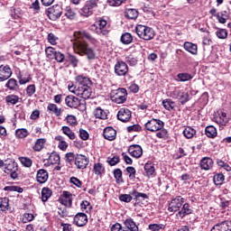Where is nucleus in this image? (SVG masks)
I'll use <instances>...</instances> for the list:
<instances>
[{
  "label": "nucleus",
  "instance_id": "f257e3e1",
  "mask_svg": "<svg viewBox=\"0 0 231 231\" xmlns=\"http://www.w3.org/2000/svg\"><path fill=\"white\" fill-rule=\"evenodd\" d=\"M78 84L77 87L73 83L68 85L69 91L74 93L77 97H80L85 100L91 97L93 91L91 90V79L84 75H79L75 78Z\"/></svg>",
  "mask_w": 231,
  "mask_h": 231
},
{
  "label": "nucleus",
  "instance_id": "f03ea898",
  "mask_svg": "<svg viewBox=\"0 0 231 231\" xmlns=\"http://www.w3.org/2000/svg\"><path fill=\"white\" fill-rule=\"evenodd\" d=\"M0 169H4V172L9 174L12 180H17L19 178V166L13 159H0Z\"/></svg>",
  "mask_w": 231,
  "mask_h": 231
},
{
  "label": "nucleus",
  "instance_id": "7ed1b4c3",
  "mask_svg": "<svg viewBox=\"0 0 231 231\" xmlns=\"http://www.w3.org/2000/svg\"><path fill=\"white\" fill-rule=\"evenodd\" d=\"M74 51L76 53H79V55H86L88 60H93L95 57H97L95 50L90 48L89 45L84 42H76L74 43Z\"/></svg>",
  "mask_w": 231,
  "mask_h": 231
},
{
  "label": "nucleus",
  "instance_id": "20e7f679",
  "mask_svg": "<svg viewBox=\"0 0 231 231\" xmlns=\"http://www.w3.org/2000/svg\"><path fill=\"white\" fill-rule=\"evenodd\" d=\"M135 32L140 39H143V41H152V39H154V30L149 26L145 25H137L135 27Z\"/></svg>",
  "mask_w": 231,
  "mask_h": 231
},
{
  "label": "nucleus",
  "instance_id": "39448f33",
  "mask_svg": "<svg viewBox=\"0 0 231 231\" xmlns=\"http://www.w3.org/2000/svg\"><path fill=\"white\" fill-rule=\"evenodd\" d=\"M98 8V0H88L80 10V15L83 17H90L93 15L95 9Z\"/></svg>",
  "mask_w": 231,
  "mask_h": 231
},
{
  "label": "nucleus",
  "instance_id": "423d86ee",
  "mask_svg": "<svg viewBox=\"0 0 231 231\" xmlns=\"http://www.w3.org/2000/svg\"><path fill=\"white\" fill-rule=\"evenodd\" d=\"M111 100L116 104H124L127 100V90L125 88H118L111 93Z\"/></svg>",
  "mask_w": 231,
  "mask_h": 231
},
{
  "label": "nucleus",
  "instance_id": "0eeeda50",
  "mask_svg": "<svg viewBox=\"0 0 231 231\" xmlns=\"http://www.w3.org/2000/svg\"><path fill=\"white\" fill-rule=\"evenodd\" d=\"M46 14L51 21H57L62 15V6L60 5H55L50 7Z\"/></svg>",
  "mask_w": 231,
  "mask_h": 231
},
{
  "label": "nucleus",
  "instance_id": "6e6552de",
  "mask_svg": "<svg viewBox=\"0 0 231 231\" xmlns=\"http://www.w3.org/2000/svg\"><path fill=\"white\" fill-rule=\"evenodd\" d=\"M184 203L185 199H183L181 196H178L175 199H171V203L168 206V211L178 212V210L181 208Z\"/></svg>",
  "mask_w": 231,
  "mask_h": 231
},
{
  "label": "nucleus",
  "instance_id": "1a4fd4ad",
  "mask_svg": "<svg viewBox=\"0 0 231 231\" xmlns=\"http://www.w3.org/2000/svg\"><path fill=\"white\" fill-rule=\"evenodd\" d=\"M170 97L180 100L181 104H187L189 102V93L183 92L178 88H175L173 91L170 92Z\"/></svg>",
  "mask_w": 231,
  "mask_h": 231
},
{
  "label": "nucleus",
  "instance_id": "9d476101",
  "mask_svg": "<svg viewBox=\"0 0 231 231\" xmlns=\"http://www.w3.org/2000/svg\"><path fill=\"white\" fill-rule=\"evenodd\" d=\"M145 129L152 133L163 129V121L160 119H152L145 124Z\"/></svg>",
  "mask_w": 231,
  "mask_h": 231
},
{
  "label": "nucleus",
  "instance_id": "9b49d317",
  "mask_svg": "<svg viewBox=\"0 0 231 231\" xmlns=\"http://www.w3.org/2000/svg\"><path fill=\"white\" fill-rule=\"evenodd\" d=\"M115 73L117 77H125L129 73V67L125 61H117L115 65Z\"/></svg>",
  "mask_w": 231,
  "mask_h": 231
},
{
  "label": "nucleus",
  "instance_id": "f8f14e48",
  "mask_svg": "<svg viewBox=\"0 0 231 231\" xmlns=\"http://www.w3.org/2000/svg\"><path fill=\"white\" fill-rule=\"evenodd\" d=\"M75 165L77 169L82 171L88 169V165H89V158L83 154H77L75 157Z\"/></svg>",
  "mask_w": 231,
  "mask_h": 231
},
{
  "label": "nucleus",
  "instance_id": "ddd939ff",
  "mask_svg": "<svg viewBox=\"0 0 231 231\" xmlns=\"http://www.w3.org/2000/svg\"><path fill=\"white\" fill-rule=\"evenodd\" d=\"M59 201L61 205H64V207L70 208L73 204V194L69 191H63Z\"/></svg>",
  "mask_w": 231,
  "mask_h": 231
},
{
  "label": "nucleus",
  "instance_id": "4468645a",
  "mask_svg": "<svg viewBox=\"0 0 231 231\" xmlns=\"http://www.w3.org/2000/svg\"><path fill=\"white\" fill-rule=\"evenodd\" d=\"M65 104L68 107L77 109L81 106L80 99L73 95L67 96L65 97Z\"/></svg>",
  "mask_w": 231,
  "mask_h": 231
},
{
  "label": "nucleus",
  "instance_id": "2eb2a0df",
  "mask_svg": "<svg viewBox=\"0 0 231 231\" xmlns=\"http://www.w3.org/2000/svg\"><path fill=\"white\" fill-rule=\"evenodd\" d=\"M12 77V69L8 65L0 66V82H5Z\"/></svg>",
  "mask_w": 231,
  "mask_h": 231
},
{
  "label": "nucleus",
  "instance_id": "dca6fc26",
  "mask_svg": "<svg viewBox=\"0 0 231 231\" xmlns=\"http://www.w3.org/2000/svg\"><path fill=\"white\" fill-rule=\"evenodd\" d=\"M131 116H133V114L129 108H120L117 113V118L120 122H129V120H131Z\"/></svg>",
  "mask_w": 231,
  "mask_h": 231
},
{
  "label": "nucleus",
  "instance_id": "f3484780",
  "mask_svg": "<svg viewBox=\"0 0 231 231\" xmlns=\"http://www.w3.org/2000/svg\"><path fill=\"white\" fill-rule=\"evenodd\" d=\"M210 231H231V220L215 225Z\"/></svg>",
  "mask_w": 231,
  "mask_h": 231
},
{
  "label": "nucleus",
  "instance_id": "a211bd4d",
  "mask_svg": "<svg viewBox=\"0 0 231 231\" xmlns=\"http://www.w3.org/2000/svg\"><path fill=\"white\" fill-rule=\"evenodd\" d=\"M128 152L133 158H140L143 154V150H142V146L134 144L128 148Z\"/></svg>",
  "mask_w": 231,
  "mask_h": 231
},
{
  "label": "nucleus",
  "instance_id": "6ab92c4d",
  "mask_svg": "<svg viewBox=\"0 0 231 231\" xmlns=\"http://www.w3.org/2000/svg\"><path fill=\"white\" fill-rule=\"evenodd\" d=\"M74 223L77 226H85L88 224V216L85 213H78L74 217Z\"/></svg>",
  "mask_w": 231,
  "mask_h": 231
},
{
  "label": "nucleus",
  "instance_id": "aec40b11",
  "mask_svg": "<svg viewBox=\"0 0 231 231\" xmlns=\"http://www.w3.org/2000/svg\"><path fill=\"white\" fill-rule=\"evenodd\" d=\"M215 122L217 123L218 125H226V124H228V117H226V113L218 111L217 115L215 116Z\"/></svg>",
  "mask_w": 231,
  "mask_h": 231
},
{
  "label": "nucleus",
  "instance_id": "412c9836",
  "mask_svg": "<svg viewBox=\"0 0 231 231\" xmlns=\"http://www.w3.org/2000/svg\"><path fill=\"white\" fill-rule=\"evenodd\" d=\"M214 167V161L210 157H204L200 161V169L203 171H210Z\"/></svg>",
  "mask_w": 231,
  "mask_h": 231
},
{
  "label": "nucleus",
  "instance_id": "4be33fe9",
  "mask_svg": "<svg viewBox=\"0 0 231 231\" xmlns=\"http://www.w3.org/2000/svg\"><path fill=\"white\" fill-rule=\"evenodd\" d=\"M104 138H106V140H109V142H113V140L116 138V130L110 126L105 128Z\"/></svg>",
  "mask_w": 231,
  "mask_h": 231
},
{
  "label": "nucleus",
  "instance_id": "5701e85b",
  "mask_svg": "<svg viewBox=\"0 0 231 231\" xmlns=\"http://www.w3.org/2000/svg\"><path fill=\"white\" fill-rule=\"evenodd\" d=\"M192 214V208H190V205L189 203L183 204L181 209L177 213V216L183 219L185 216H189Z\"/></svg>",
  "mask_w": 231,
  "mask_h": 231
},
{
  "label": "nucleus",
  "instance_id": "b1692460",
  "mask_svg": "<svg viewBox=\"0 0 231 231\" xmlns=\"http://www.w3.org/2000/svg\"><path fill=\"white\" fill-rule=\"evenodd\" d=\"M48 171L44 169H41L37 171L36 180L38 183H46L48 181Z\"/></svg>",
  "mask_w": 231,
  "mask_h": 231
},
{
  "label": "nucleus",
  "instance_id": "393cba45",
  "mask_svg": "<svg viewBox=\"0 0 231 231\" xmlns=\"http://www.w3.org/2000/svg\"><path fill=\"white\" fill-rule=\"evenodd\" d=\"M74 37H76V39H83V40L87 39V41H90L91 42H93V41H95L93 36H91V34H89V32H88L86 31L75 32Z\"/></svg>",
  "mask_w": 231,
  "mask_h": 231
},
{
  "label": "nucleus",
  "instance_id": "a878e982",
  "mask_svg": "<svg viewBox=\"0 0 231 231\" xmlns=\"http://www.w3.org/2000/svg\"><path fill=\"white\" fill-rule=\"evenodd\" d=\"M184 50H186V51H189V53H191V55H198V45L190 42H184Z\"/></svg>",
  "mask_w": 231,
  "mask_h": 231
},
{
  "label": "nucleus",
  "instance_id": "bb28decb",
  "mask_svg": "<svg viewBox=\"0 0 231 231\" xmlns=\"http://www.w3.org/2000/svg\"><path fill=\"white\" fill-rule=\"evenodd\" d=\"M124 225L127 228L126 230L128 231H139L138 226L136 225L134 220H133V218H126L124 221Z\"/></svg>",
  "mask_w": 231,
  "mask_h": 231
},
{
  "label": "nucleus",
  "instance_id": "cd10ccee",
  "mask_svg": "<svg viewBox=\"0 0 231 231\" xmlns=\"http://www.w3.org/2000/svg\"><path fill=\"white\" fill-rule=\"evenodd\" d=\"M93 115L96 118H99L100 120H107V111L102 109L101 107H97L93 111Z\"/></svg>",
  "mask_w": 231,
  "mask_h": 231
},
{
  "label": "nucleus",
  "instance_id": "c85d7f7f",
  "mask_svg": "<svg viewBox=\"0 0 231 231\" xmlns=\"http://www.w3.org/2000/svg\"><path fill=\"white\" fill-rule=\"evenodd\" d=\"M10 199L8 198H0V212H6L10 208Z\"/></svg>",
  "mask_w": 231,
  "mask_h": 231
},
{
  "label": "nucleus",
  "instance_id": "c756f323",
  "mask_svg": "<svg viewBox=\"0 0 231 231\" xmlns=\"http://www.w3.org/2000/svg\"><path fill=\"white\" fill-rule=\"evenodd\" d=\"M205 133L208 138H216L217 136V130L213 125L207 126Z\"/></svg>",
  "mask_w": 231,
  "mask_h": 231
},
{
  "label": "nucleus",
  "instance_id": "7c9ffc66",
  "mask_svg": "<svg viewBox=\"0 0 231 231\" xmlns=\"http://www.w3.org/2000/svg\"><path fill=\"white\" fill-rule=\"evenodd\" d=\"M217 19L220 24H225L226 21H228V12L222 11L220 13H217Z\"/></svg>",
  "mask_w": 231,
  "mask_h": 231
},
{
  "label": "nucleus",
  "instance_id": "2f4dec72",
  "mask_svg": "<svg viewBox=\"0 0 231 231\" xmlns=\"http://www.w3.org/2000/svg\"><path fill=\"white\" fill-rule=\"evenodd\" d=\"M48 162L51 165H59L60 163V156L56 152H52L49 156Z\"/></svg>",
  "mask_w": 231,
  "mask_h": 231
},
{
  "label": "nucleus",
  "instance_id": "473e14b6",
  "mask_svg": "<svg viewBox=\"0 0 231 231\" xmlns=\"http://www.w3.org/2000/svg\"><path fill=\"white\" fill-rule=\"evenodd\" d=\"M144 171H145L146 176H148V178L152 176L156 171V169L154 168V163L147 162L144 165Z\"/></svg>",
  "mask_w": 231,
  "mask_h": 231
},
{
  "label": "nucleus",
  "instance_id": "72a5a7b5",
  "mask_svg": "<svg viewBox=\"0 0 231 231\" xmlns=\"http://www.w3.org/2000/svg\"><path fill=\"white\" fill-rule=\"evenodd\" d=\"M99 31L102 33V35H107V30H106V26H107V22L104 19H100L97 22Z\"/></svg>",
  "mask_w": 231,
  "mask_h": 231
},
{
  "label": "nucleus",
  "instance_id": "f704fd0d",
  "mask_svg": "<svg viewBox=\"0 0 231 231\" xmlns=\"http://www.w3.org/2000/svg\"><path fill=\"white\" fill-rule=\"evenodd\" d=\"M51 189H50V188H43L42 189V201H43V203H45V201H48V199H50V198H51Z\"/></svg>",
  "mask_w": 231,
  "mask_h": 231
},
{
  "label": "nucleus",
  "instance_id": "c9c22d12",
  "mask_svg": "<svg viewBox=\"0 0 231 231\" xmlns=\"http://www.w3.org/2000/svg\"><path fill=\"white\" fill-rule=\"evenodd\" d=\"M47 109L51 113H54L56 116H60V115L62 114V110L59 108L55 104H49V106H47Z\"/></svg>",
  "mask_w": 231,
  "mask_h": 231
},
{
  "label": "nucleus",
  "instance_id": "e433bc0d",
  "mask_svg": "<svg viewBox=\"0 0 231 231\" xmlns=\"http://www.w3.org/2000/svg\"><path fill=\"white\" fill-rule=\"evenodd\" d=\"M177 80L179 82H189V80H192V75L187 73V72H184V73H179L177 75Z\"/></svg>",
  "mask_w": 231,
  "mask_h": 231
},
{
  "label": "nucleus",
  "instance_id": "4c0bfd02",
  "mask_svg": "<svg viewBox=\"0 0 231 231\" xmlns=\"http://www.w3.org/2000/svg\"><path fill=\"white\" fill-rule=\"evenodd\" d=\"M55 140L59 142L58 147L60 151H66V149H68V143L64 141V137L58 135L55 137Z\"/></svg>",
  "mask_w": 231,
  "mask_h": 231
},
{
  "label": "nucleus",
  "instance_id": "58836bf2",
  "mask_svg": "<svg viewBox=\"0 0 231 231\" xmlns=\"http://www.w3.org/2000/svg\"><path fill=\"white\" fill-rule=\"evenodd\" d=\"M162 106L164 109H167V111H172V109L176 107V103H174V101H171V99H165L162 101Z\"/></svg>",
  "mask_w": 231,
  "mask_h": 231
},
{
  "label": "nucleus",
  "instance_id": "ea45409f",
  "mask_svg": "<svg viewBox=\"0 0 231 231\" xmlns=\"http://www.w3.org/2000/svg\"><path fill=\"white\" fill-rule=\"evenodd\" d=\"M65 16L67 19L73 21V19H76V17H77V12L75 11V9L67 7L65 10Z\"/></svg>",
  "mask_w": 231,
  "mask_h": 231
},
{
  "label": "nucleus",
  "instance_id": "a19ab883",
  "mask_svg": "<svg viewBox=\"0 0 231 231\" xmlns=\"http://www.w3.org/2000/svg\"><path fill=\"white\" fill-rule=\"evenodd\" d=\"M195 134H196V131L194 130V128L190 126L186 127L183 131V135L185 136V138H188V139L194 138Z\"/></svg>",
  "mask_w": 231,
  "mask_h": 231
},
{
  "label": "nucleus",
  "instance_id": "79ce46f5",
  "mask_svg": "<svg viewBox=\"0 0 231 231\" xmlns=\"http://www.w3.org/2000/svg\"><path fill=\"white\" fill-rule=\"evenodd\" d=\"M121 42L123 44H131L133 42V35L129 32H125L121 36Z\"/></svg>",
  "mask_w": 231,
  "mask_h": 231
},
{
  "label": "nucleus",
  "instance_id": "37998d69",
  "mask_svg": "<svg viewBox=\"0 0 231 231\" xmlns=\"http://www.w3.org/2000/svg\"><path fill=\"white\" fill-rule=\"evenodd\" d=\"M125 15L127 19H136L138 17V11L136 9H127Z\"/></svg>",
  "mask_w": 231,
  "mask_h": 231
},
{
  "label": "nucleus",
  "instance_id": "c03bdc74",
  "mask_svg": "<svg viewBox=\"0 0 231 231\" xmlns=\"http://www.w3.org/2000/svg\"><path fill=\"white\" fill-rule=\"evenodd\" d=\"M61 131L63 134H66V136L69 138V140H75V133H73L69 127L62 126Z\"/></svg>",
  "mask_w": 231,
  "mask_h": 231
},
{
  "label": "nucleus",
  "instance_id": "a18cd8bd",
  "mask_svg": "<svg viewBox=\"0 0 231 231\" xmlns=\"http://www.w3.org/2000/svg\"><path fill=\"white\" fill-rule=\"evenodd\" d=\"M44 143H46V139H38L35 142V144L33 146V150L34 151H42V149L44 148Z\"/></svg>",
  "mask_w": 231,
  "mask_h": 231
},
{
  "label": "nucleus",
  "instance_id": "49530a36",
  "mask_svg": "<svg viewBox=\"0 0 231 231\" xmlns=\"http://www.w3.org/2000/svg\"><path fill=\"white\" fill-rule=\"evenodd\" d=\"M21 98L15 95H9L5 97V102H7V104H12L13 106H14V104H18Z\"/></svg>",
  "mask_w": 231,
  "mask_h": 231
},
{
  "label": "nucleus",
  "instance_id": "de8ad7c7",
  "mask_svg": "<svg viewBox=\"0 0 231 231\" xmlns=\"http://www.w3.org/2000/svg\"><path fill=\"white\" fill-rule=\"evenodd\" d=\"M19 160L23 167L30 168L33 165V161L28 157H20Z\"/></svg>",
  "mask_w": 231,
  "mask_h": 231
},
{
  "label": "nucleus",
  "instance_id": "09e8293b",
  "mask_svg": "<svg viewBox=\"0 0 231 231\" xmlns=\"http://www.w3.org/2000/svg\"><path fill=\"white\" fill-rule=\"evenodd\" d=\"M15 136L16 138H20V139L26 138V136H28V130L24 128L17 129L15 131Z\"/></svg>",
  "mask_w": 231,
  "mask_h": 231
},
{
  "label": "nucleus",
  "instance_id": "8fccbe9b",
  "mask_svg": "<svg viewBox=\"0 0 231 231\" xmlns=\"http://www.w3.org/2000/svg\"><path fill=\"white\" fill-rule=\"evenodd\" d=\"M45 53L48 59H54L55 54L57 53V50H55L53 47H47L45 49Z\"/></svg>",
  "mask_w": 231,
  "mask_h": 231
},
{
  "label": "nucleus",
  "instance_id": "3c124183",
  "mask_svg": "<svg viewBox=\"0 0 231 231\" xmlns=\"http://www.w3.org/2000/svg\"><path fill=\"white\" fill-rule=\"evenodd\" d=\"M104 165H102V163L97 162L94 164V172L95 174H97V176H100V174L104 173Z\"/></svg>",
  "mask_w": 231,
  "mask_h": 231
},
{
  "label": "nucleus",
  "instance_id": "603ef678",
  "mask_svg": "<svg viewBox=\"0 0 231 231\" xmlns=\"http://www.w3.org/2000/svg\"><path fill=\"white\" fill-rule=\"evenodd\" d=\"M213 181L215 185H223V181H225V175L222 173H218L214 176Z\"/></svg>",
  "mask_w": 231,
  "mask_h": 231
},
{
  "label": "nucleus",
  "instance_id": "864d4df0",
  "mask_svg": "<svg viewBox=\"0 0 231 231\" xmlns=\"http://www.w3.org/2000/svg\"><path fill=\"white\" fill-rule=\"evenodd\" d=\"M130 194H131V196L134 197V199H140V198H142V199H147V198H149L147 196V194L138 192L137 190H133V191L130 192Z\"/></svg>",
  "mask_w": 231,
  "mask_h": 231
},
{
  "label": "nucleus",
  "instance_id": "5fc2aeb1",
  "mask_svg": "<svg viewBox=\"0 0 231 231\" xmlns=\"http://www.w3.org/2000/svg\"><path fill=\"white\" fill-rule=\"evenodd\" d=\"M6 88L8 89H11V91H14V89H17V80L14 79H10L6 83Z\"/></svg>",
  "mask_w": 231,
  "mask_h": 231
},
{
  "label": "nucleus",
  "instance_id": "6e6d98bb",
  "mask_svg": "<svg viewBox=\"0 0 231 231\" xmlns=\"http://www.w3.org/2000/svg\"><path fill=\"white\" fill-rule=\"evenodd\" d=\"M119 199L124 203H131L133 201V195L130 194H121Z\"/></svg>",
  "mask_w": 231,
  "mask_h": 231
},
{
  "label": "nucleus",
  "instance_id": "4d7b16f0",
  "mask_svg": "<svg viewBox=\"0 0 231 231\" xmlns=\"http://www.w3.org/2000/svg\"><path fill=\"white\" fill-rule=\"evenodd\" d=\"M216 35L218 39H226L228 32L225 29H219L217 31Z\"/></svg>",
  "mask_w": 231,
  "mask_h": 231
},
{
  "label": "nucleus",
  "instance_id": "13d9d810",
  "mask_svg": "<svg viewBox=\"0 0 231 231\" xmlns=\"http://www.w3.org/2000/svg\"><path fill=\"white\" fill-rule=\"evenodd\" d=\"M66 121L67 124H69V125H71L72 127H74V125H77V117H75V116H67Z\"/></svg>",
  "mask_w": 231,
  "mask_h": 231
},
{
  "label": "nucleus",
  "instance_id": "bf43d9fd",
  "mask_svg": "<svg viewBox=\"0 0 231 231\" xmlns=\"http://www.w3.org/2000/svg\"><path fill=\"white\" fill-rule=\"evenodd\" d=\"M165 228V226L163 224H151L149 225V229L152 231H160L163 230Z\"/></svg>",
  "mask_w": 231,
  "mask_h": 231
},
{
  "label": "nucleus",
  "instance_id": "052dcab7",
  "mask_svg": "<svg viewBox=\"0 0 231 231\" xmlns=\"http://www.w3.org/2000/svg\"><path fill=\"white\" fill-rule=\"evenodd\" d=\"M33 219H35L33 214L24 213L22 221L23 223H30L31 221H33Z\"/></svg>",
  "mask_w": 231,
  "mask_h": 231
},
{
  "label": "nucleus",
  "instance_id": "680f3d73",
  "mask_svg": "<svg viewBox=\"0 0 231 231\" xmlns=\"http://www.w3.org/2000/svg\"><path fill=\"white\" fill-rule=\"evenodd\" d=\"M5 190H9L10 192H19L23 193V188L19 186H7L5 188Z\"/></svg>",
  "mask_w": 231,
  "mask_h": 231
},
{
  "label": "nucleus",
  "instance_id": "e2e57ef3",
  "mask_svg": "<svg viewBox=\"0 0 231 231\" xmlns=\"http://www.w3.org/2000/svg\"><path fill=\"white\" fill-rule=\"evenodd\" d=\"M47 39L50 44H51L52 46H55V44H57V41H59V38L51 32L48 34Z\"/></svg>",
  "mask_w": 231,
  "mask_h": 231
},
{
  "label": "nucleus",
  "instance_id": "0e129e2a",
  "mask_svg": "<svg viewBox=\"0 0 231 231\" xmlns=\"http://www.w3.org/2000/svg\"><path fill=\"white\" fill-rule=\"evenodd\" d=\"M114 177L116 180V183H121L122 180V170L116 169L114 171Z\"/></svg>",
  "mask_w": 231,
  "mask_h": 231
},
{
  "label": "nucleus",
  "instance_id": "69168bd1",
  "mask_svg": "<svg viewBox=\"0 0 231 231\" xmlns=\"http://www.w3.org/2000/svg\"><path fill=\"white\" fill-rule=\"evenodd\" d=\"M57 62H64V59H66V56L64 53L60 51H56V54H54V58Z\"/></svg>",
  "mask_w": 231,
  "mask_h": 231
},
{
  "label": "nucleus",
  "instance_id": "338daca9",
  "mask_svg": "<svg viewBox=\"0 0 231 231\" xmlns=\"http://www.w3.org/2000/svg\"><path fill=\"white\" fill-rule=\"evenodd\" d=\"M69 62H70L73 68H77V66H79V59H77L73 54L69 55Z\"/></svg>",
  "mask_w": 231,
  "mask_h": 231
},
{
  "label": "nucleus",
  "instance_id": "774afa93",
  "mask_svg": "<svg viewBox=\"0 0 231 231\" xmlns=\"http://www.w3.org/2000/svg\"><path fill=\"white\" fill-rule=\"evenodd\" d=\"M111 231H129V230L124 229L122 227V225H120L119 223H116L115 225L112 226Z\"/></svg>",
  "mask_w": 231,
  "mask_h": 231
}]
</instances>
